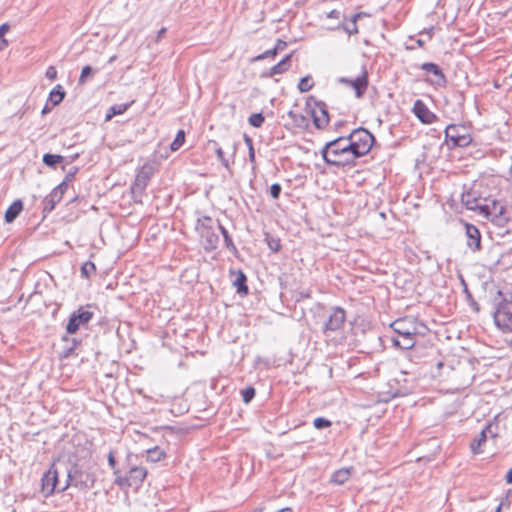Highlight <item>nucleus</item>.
<instances>
[{"instance_id":"nucleus-1","label":"nucleus","mask_w":512,"mask_h":512,"mask_svg":"<svg viewBox=\"0 0 512 512\" xmlns=\"http://www.w3.org/2000/svg\"><path fill=\"white\" fill-rule=\"evenodd\" d=\"M321 155L323 160L332 166L352 167L356 163L346 137H339L327 142L321 150Z\"/></svg>"},{"instance_id":"nucleus-2","label":"nucleus","mask_w":512,"mask_h":512,"mask_svg":"<svg viewBox=\"0 0 512 512\" xmlns=\"http://www.w3.org/2000/svg\"><path fill=\"white\" fill-rule=\"evenodd\" d=\"M493 302L495 326L503 333H512V295L508 298L498 291Z\"/></svg>"},{"instance_id":"nucleus-3","label":"nucleus","mask_w":512,"mask_h":512,"mask_svg":"<svg viewBox=\"0 0 512 512\" xmlns=\"http://www.w3.org/2000/svg\"><path fill=\"white\" fill-rule=\"evenodd\" d=\"M346 138L355 160L366 155L374 143V136L364 128L353 130Z\"/></svg>"},{"instance_id":"nucleus-4","label":"nucleus","mask_w":512,"mask_h":512,"mask_svg":"<svg viewBox=\"0 0 512 512\" xmlns=\"http://www.w3.org/2000/svg\"><path fill=\"white\" fill-rule=\"evenodd\" d=\"M66 481L59 491H65L70 485L79 487L81 489H88L93 487L95 483V477L88 471L83 470L78 465H73L71 468L66 470Z\"/></svg>"},{"instance_id":"nucleus-5","label":"nucleus","mask_w":512,"mask_h":512,"mask_svg":"<svg viewBox=\"0 0 512 512\" xmlns=\"http://www.w3.org/2000/svg\"><path fill=\"white\" fill-rule=\"evenodd\" d=\"M391 328L399 336H415L417 334H424L427 330L426 325L414 317L397 319L391 324Z\"/></svg>"},{"instance_id":"nucleus-6","label":"nucleus","mask_w":512,"mask_h":512,"mask_svg":"<svg viewBox=\"0 0 512 512\" xmlns=\"http://www.w3.org/2000/svg\"><path fill=\"white\" fill-rule=\"evenodd\" d=\"M445 139L451 147H467L472 137L464 125H448L445 129Z\"/></svg>"},{"instance_id":"nucleus-7","label":"nucleus","mask_w":512,"mask_h":512,"mask_svg":"<svg viewBox=\"0 0 512 512\" xmlns=\"http://www.w3.org/2000/svg\"><path fill=\"white\" fill-rule=\"evenodd\" d=\"M487 198L482 197L480 194V184L473 183L469 189H465L461 195L462 204L468 209L472 211H477L478 213L481 210L483 204H485Z\"/></svg>"},{"instance_id":"nucleus-8","label":"nucleus","mask_w":512,"mask_h":512,"mask_svg":"<svg viewBox=\"0 0 512 512\" xmlns=\"http://www.w3.org/2000/svg\"><path fill=\"white\" fill-rule=\"evenodd\" d=\"M504 212L505 208L501 203L495 199L487 198L485 204L482 205L479 214L497 225L502 226L506 221L504 218Z\"/></svg>"},{"instance_id":"nucleus-9","label":"nucleus","mask_w":512,"mask_h":512,"mask_svg":"<svg viewBox=\"0 0 512 512\" xmlns=\"http://www.w3.org/2000/svg\"><path fill=\"white\" fill-rule=\"evenodd\" d=\"M94 313L88 309V307H80L74 311L68 320L66 325V331L68 334H75L81 326H85L93 318Z\"/></svg>"},{"instance_id":"nucleus-10","label":"nucleus","mask_w":512,"mask_h":512,"mask_svg":"<svg viewBox=\"0 0 512 512\" xmlns=\"http://www.w3.org/2000/svg\"><path fill=\"white\" fill-rule=\"evenodd\" d=\"M153 174L154 167L149 163L144 164L139 169L135 181L131 186L132 193L138 195L143 194Z\"/></svg>"},{"instance_id":"nucleus-11","label":"nucleus","mask_w":512,"mask_h":512,"mask_svg":"<svg viewBox=\"0 0 512 512\" xmlns=\"http://www.w3.org/2000/svg\"><path fill=\"white\" fill-rule=\"evenodd\" d=\"M346 319V312L341 307H332L329 312L327 321L324 324V333L328 335L329 332L339 331Z\"/></svg>"},{"instance_id":"nucleus-12","label":"nucleus","mask_w":512,"mask_h":512,"mask_svg":"<svg viewBox=\"0 0 512 512\" xmlns=\"http://www.w3.org/2000/svg\"><path fill=\"white\" fill-rule=\"evenodd\" d=\"M497 425L493 423L487 424L484 429L473 439L470 444V448L473 454H480L483 452L482 446L487 441L488 437L495 438L497 433Z\"/></svg>"},{"instance_id":"nucleus-13","label":"nucleus","mask_w":512,"mask_h":512,"mask_svg":"<svg viewBox=\"0 0 512 512\" xmlns=\"http://www.w3.org/2000/svg\"><path fill=\"white\" fill-rule=\"evenodd\" d=\"M59 471L53 465L42 477V492L47 497L52 495L55 491H59L61 487L58 481Z\"/></svg>"},{"instance_id":"nucleus-14","label":"nucleus","mask_w":512,"mask_h":512,"mask_svg":"<svg viewBox=\"0 0 512 512\" xmlns=\"http://www.w3.org/2000/svg\"><path fill=\"white\" fill-rule=\"evenodd\" d=\"M67 190V181H62L56 186L51 193L46 196L43 200V213L48 214L55 209L57 203H59L65 191Z\"/></svg>"},{"instance_id":"nucleus-15","label":"nucleus","mask_w":512,"mask_h":512,"mask_svg":"<svg viewBox=\"0 0 512 512\" xmlns=\"http://www.w3.org/2000/svg\"><path fill=\"white\" fill-rule=\"evenodd\" d=\"M339 82L352 87L356 98H362L368 87V74L366 69H363L362 73L355 79L341 78Z\"/></svg>"},{"instance_id":"nucleus-16","label":"nucleus","mask_w":512,"mask_h":512,"mask_svg":"<svg viewBox=\"0 0 512 512\" xmlns=\"http://www.w3.org/2000/svg\"><path fill=\"white\" fill-rule=\"evenodd\" d=\"M412 111L414 115L424 124H431L436 120V115L431 112L426 104L418 99L414 102Z\"/></svg>"},{"instance_id":"nucleus-17","label":"nucleus","mask_w":512,"mask_h":512,"mask_svg":"<svg viewBox=\"0 0 512 512\" xmlns=\"http://www.w3.org/2000/svg\"><path fill=\"white\" fill-rule=\"evenodd\" d=\"M465 234L468 248L473 252L479 251L481 249V234L479 229L473 224L466 223Z\"/></svg>"},{"instance_id":"nucleus-18","label":"nucleus","mask_w":512,"mask_h":512,"mask_svg":"<svg viewBox=\"0 0 512 512\" xmlns=\"http://www.w3.org/2000/svg\"><path fill=\"white\" fill-rule=\"evenodd\" d=\"M313 123L319 128L323 129L329 122V115L326 105L323 102L316 103V109L312 111Z\"/></svg>"},{"instance_id":"nucleus-19","label":"nucleus","mask_w":512,"mask_h":512,"mask_svg":"<svg viewBox=\"0 0 512 512\" xmlns=\"http://www.w3.org/2000/svg\"><path fill=\"white\" fill-rule=\"evenodd\" d=\"M421 69L433 75L432 84L443 86L446 83L445 75L437 64L432 62L423 63Z\"/></svg>"},{"instance_id":"nucleus-20","label":"nucleus","mask_w":512,"mask_h":512,"mask_svg":"<svg viewBox=\"0 0 512 512\" xmlns=\"http://www.w3.org/2000/svg\"><path fill=\"white\" fill-rule=\"evenodd\" d=\"M200 234L205 241V249L216 248L219 241V237L215 232L212 231L210 227L205 225V223L201 225Z\"/></svg>"},{"instance_id":"nucleus-21","label":"nucleus","mask_w":512,"mask_h":512,"mask_svg":"<svg viewBox=\"0 0 512 512\" xmlns=\"http://www.w3.org/2000/svg\"><path fill=\"white\" fill-rule=\"evenodd\" d=\"M146 475H147V470L144 467L135 466L129 470V478H130L131 483H133V486L140 485L146 478Z\"/></svg>"},{"instance_id":"nucleus-22","label":"nucleus","mask_w":512,"mask_h":512,"mask_svg":"<svg viewBox=\"0 0 512 512\" xmlns=\"http://www.w3.org/2000/svg\"><path fill=\"white\" fill-rule=\"evenodd\" d=\"M23 209V203L21 200L14 201L5 212V221L7 223L13 222Z\"/></svg>"},{"instance_id":"nucleus-23","label":"nucleus","mask_w":512,"mask_h":512,"mask_svg":"<svg viewBox=\"0 0 512 512\" xmlns=\"http://www.w3.org/2000/svg\"><path fill=\"white\" fill-rule=\"evenodd\" d=\"M246 281V275L241 270H239L237 272L235 280L233 281V285L236 287L237 293L242 295L248 294V287L246 285Z\"/></svg>"},{"instance_id":"nucleus-24","label":"nucleus","mask_w":512,"mask_h":512,"mask_svg":"<svg viewBox=\"0 0 512 512\" xmlns=\"http://www.w3.org/2000/svg\"><path fill=\"white\" fill-rule=\"evenodd\" d=\"M291 54L286 55L280 62L271 67L270 75L282 74L290 67Z\"/></svg>"},{"instance_id":"nucleus-25","label":"nucleus","mask_w":512,"mask_h":512,"mask_svg":"<svg viewBox=\"0 0 512 512\" xmlns=\"http://www.w3.org/2000/svg\"><path fill=\"white\" fill-rule=\"evenodd\" d=\"M351 471L349 468H341L333 473L331 481L335 484H344L350 477Z\"/></svg>"},{"instance_id":"nucleus-26","label":"nucleus","mask_w":512,"mask_h":512,"mask_svg":"<svg viewBox=\"0 0 512 512\" xmlns=\"http://www.w3.org/2000/svg\"><path fill=\"white\" fill-rule=\"evenodd\" d=\"M146 453H147V460L150 462H158L166 456L164 450H162L158 446L148 449L146 451Z\"/></svg>"},{"instance_id":"nucleus-27","label":"nucleus","mask_w":512,"mask_h":512,"mask_svg":"<svg viewBox=\"0 0 512 512\" xmlns=\"http://www.w3.org/2000/svg\"><path fill=\"white\" fill-rule=\"evenodd\" d=\"M64 97L65 91L59 84L49 94V99L53 103V105H58L59 103H61Z\"/></svg>"},{"instance_id":"nucleus-28","label":"nucleus","mask_w":512,"mask_h":512,"mask_svg":"<svg viewBox=\"0 0 512 512\" xmlns=\"http://www.w3.org/2000/svg\"><path fill=\"white\" fill-rule=\"evenodd\" d=\"M129 106L130 104H117L111 106L106 114V120H110L112 117L124 113Z\"/></svg>"},{"instance_id":"nucleus-29","label":"nucleus","mask_w":512,"mask_h":512,"mask_svg":"<svg viewBox=\"0 0 512 512\" xmlns=\"http://www.w3.org/2000/svg\"><path fill=\"white\" fill-rule=\"evenodd\" d=\"M340 28L343 29L348 35H354L358 33L357 25L351 22L345 23L343 21H340L336 26L330 27L331 30Z\"/></svg>"},{"instance_id":"nucleus-30","label":"nucleus","mask_w":512,"mask_h":512,"mask_svg":"<svg viewBox=\"0 0 512 512\" xmlns=\"http://www.w3.org/2000/svg\"><path fill=\"white\" fill-rule=\"evenodd\" d=\"M63 161V157L61 155H55L46 153L43 156V163L48 167H55L57 164Z\"/></svg>"},{"instance_id":"nucleus-31","label":"nucleus","mask_w":512,"mask_h":512,"mask_svg":"<svg viewBox=\"0 0 512 512\" xmlns=\"http://www.w3.org/2000/svg\"><path fill=\"white\" fill-rule=\"evenodd\" d=\"M313 82L310 75H307L305 77H302L298 84V89L301 93L308 92L312 89Z\"/></svg>"},{"instance_id":"nucleus-32","label":"nucleus","mask_w":512,"mask_h":512,"mask_svg":"<svg viewBox=\"0 0 512 512\" xmlns=\"http://www.w3.org/2000/svg\"><path fill=\"white\" fill-rule=\"evenodd\" d=\"M184 142H185V132L183 130H179L178 133L176 134L175 139L173 140V142L170 145V149L172 151H177L184 144Z\"/></svg>"},{"instance_id":"nucleus-33","label":"nucleus","mask_w":512,"mask_h":512,"mask_svg":"<svg viewBox=\"0 0 512 512\" xmlns=\"http://www.w3.org/2000/svg\"><path fill=\"white\" fill-rule=\"evenodd\" d=\"M96 272V266L91 261H86L81 267V275L84 278H89Z\"/></svg>"},{"instance_id":"nucleus-34","label":"nucleus","mask_w":512,"mask_h":512,"mask_svg":"<svg viewBox=\"0 0 512 512\" xmlns=\"http://www.w3.org/2000/svg\"><path fill=\"white\" fill-rule=\"evenodd\" d=\"M264 116L262 113H255V114H252L249 118H248V122L251 126L255 127V128H259L263 125L264 123Z\"/></svg>"},{"instance_id":"nucleus-35","label":"nucleus","mask_w":512,"mask_h":512,"mask_svg":"<svg viewBox=\"0 0 512 512\" xmlns=\"http://www.w3.org/2000/svg\"><path fill=\"white\" fill-rule=\"evenodd\" d=\"M94 72L95 70L91 66H84L79 77V84L83 85L89 77L93 76Z\"/></svg>"},{"instance_id":"nucleus-36","label":"nucleus","mask_w":512,"mask_h":512,"mask_svg":"<svg viewBox=\"0 0 512 512\" xmlns=\"http://www.w3.org/2000/svg\"><path fill=\"white\" fill-rule=\"evenodd\" d=\"M219 229L223 235L226 247L230 250L236 251V247H235L228 231L226 230V228H224L221 224H219Z\"/></svg>"},{"instance_id":"nucleus-37","label":"nucleus","mask_w":512,"mask_h":512,"mask_svg":"<svg viewBox=\"0 0 512 512\" xmlns=\"http://www.w3.org/2000/svg\"><path fill=\"white\" fill-rule=\"evenodd\" d=\"M255 389L252 386H249L241 391L242 400L244 403L248 404L255 397Z\"/></svg>"},{"instance_id":"nucleus-38","label":"nucleus","mask_w":512,"mask_h":512,"mask_svg":"<svg viewBox=\"0 0 512 512\" xmlns=\"http://www.w3.org/2000/svg\"><path fill=\"white\" fill-rule=\"evenodd\" d=\"M415 336H401L400 349H411L415 345Z\"/></svg>"},{"instance_id":"nucleus-39","label":"nucleus","mask_w":512,"mask_h":512,"mask_svg":"<svg viewBox=\"0 0 512 512\" xmlns=\"http://www.w3.org/2000/svg\"><path fill=\"white\" fill-rule=\"evenodd\" d=\"M331 424V421L324 417H318L313 422V425L316 429L328 428L331 426Z\"/></svg>"},{"instance_id":"nucleus-40","label":"nucleus","mask_w":512,"mask_h":512,"mask_svg":"<svg viewBox=\"0 0 512 512\" xmlns=\"http://www.w3.org/2000/svg\"><path fill=\"white\" fill-rule=\"evenodd\" d=\"M281 185L278 183H274L270 186V195L273 199H278L281 194Z\"/></svg>"},{"instance_id":"nucleus-41","label":"nucleus","mask_w":512,"mask_h":512,"mask_svg":"<svg viewBox=\"0 0 512 512\" xmlns=\"http://www.w3.org/2000/svg\"><path fill=\"white\" fill-rule=\"evenodd\" d=\"M115 484H117L120 487H124V486L131 487V486H133V483H131L129 476H127V477L117 476L116 479H115Z\"/></svg>"},{"instance_id":"nucleus-42","label":"nucleus","mask_w":512,"mask_h":512,"mask_svg":"<svg viewBox=\"0 0 512 512\" xmlns=\"http://www.w3.org/2000/svg\"><path fill=\"white\" fill-rule=\"evenodd\" d=\"M216 154L218 160L222 163V165L226 168H229V161L224 157V152L220 147L216 149Z\"/></svg>"},{"instance_id":"nucleus-43","label":"nucleus","mask_w":512,"mask_h":512,"mask_svg":"<svg viewBox=\"0 0 512 512\" xmlns=\"http://www.w3.org/2000/svg\"><path fill=\"white\" fill-rule=\"evenodd\" d=\"M276 54H277L276 50L273 48V49L267 50L264 53L258 55L257 57H255L254 60H256V61L263 60L268 57H274Z\"/></svg>"},{"instance_id":"nucleus-44","label":"nucleus","mask_w":512,"mask_h":512,"mask_svg":"<svg viewBox=\"0 0 512 512\" xmlns=\"http://www.w3.org/2000/svg\"><path fill=\"white\" fill-rule=\"evenodd\" d=\"M45 76L50 80H55L57 77V70L54 66H49L46 70Z\"/></svg>"},{"instance_id":"nucleus-45","label":"nucleus","mask_w":512,"mask_h":512,"mask_svg":"<svg viewBox=\"0 0 512 512\" xmlns=\"http://www.w3.org/2000/svg\"><path fill=\"white\" fill-rule=\"evenodd\" d=\"M108 464L113 469L114 474L117 475L118 470L116 469V460L112 451L108 455Z\"/></svg>"},{"instance_id":"nucleus-46","label":"nucleus","mask_w":512,"mask_h":512,"mask_svg":"<svg viewBox=\"0 0 512 512\" xmlns=\"http://www.w3.org/2000/svg\"><path fill=\"white\" fill-rule=\"evenodd\" d=\"M341 16H342L341 12L339 10H336V9L331 10L330 12H328L326 14V17L327 18H331V19H340Z\"/></svg>"},{"instance_id":"nucleus-47","label":"nucleus","mask_w":512,"mask_h":512,"mask_svg":"<svg viewBox=\"0 0 512 512\" xmlns=\"http://www.w3.org/2000/svg\"><path fill=\"white\" fill-rule=\"evenodd\" d=\"M268 244L270 249L274 252H277L281 247L280 242L278 240H272Z\"/></svg>"},{"instance_id":"nucleus-48","label":"nucleus","mask_w":512,"mask_h":512,"mask_svg":"<svg viewBox=\"0 0 512 512\" xmlns=\"http://www.w3.org/2000/svg\"><path fill=\"white\" fill-rule=\"evenodd\" d=\"M287 46V43L285 41H282V40H278L274 49L276 50V53H278L279 51H283Z\"/></svg>"},{"instance_id":"nucleus-49","label":"nucleus","mask_w":512,"mask_h":512,"mask_svg":"<svg viewBox=\"0 0 512 512\" xmlns=\"http://www.w3.org/2000/svg\"><path fill=\"white\" fill-rule=\"evenodd\" d=\"M10 26L4 23L0 26V38H4V35L9 31Z\"/></svg>"},{"instance_id":"nucleus-50","label":"nucleus","mask_w":512,"mask_h":512,"mask_svg":"<svg viewBox=\"0 0 512 512\" xmlns=\"http://www.w3.org/2000/svg\"><path fill=\"white\" fill-rule=\"evenodd\" d=\"M362 15H363V13H361V12H360V13H355V14H353V15L351 16V18H350V22H351V23H353V24H355V25H357V21H358V19H359Z\"/></svg>"},{"instance_id":"nucleus-51","label":"nucleus","mask_w":512,"mask_h":512,"mask_svg":"<svg viewBox=\"0 0 512 512\" xmlns=\"http://www.w3.org/2000/svg\"><path fill=\"white\" fill-rule=\"evenodd\" d=\"M166 31H167V29H166V28H164V27H163V28H161V29L158 31V33H157V37H156V41H157V42H158V41H160V40L164 37V35L166 34Z\"/></svg>"},{"instance_id":"nucleus-52","label":"nucleus","mask_w":512,"mask_h":512,"mask_svg":"<svg viewBox=\"0 0 512 512\" xmlns=\"http://www.w3.org/2000/svg\"><path fill=\"white\" fill-rule=\"evenodd\" d=\"M77 169L75 168L73 172H69L65 179L63 181H67V184L72 180L73 176L75 175Z\"/></svg>"},{"instance_id":"nucleus-53","label":"nucleus","mask_w":512,"mask_h":512,"mask_svg":"<svg viewBox=\"0 0 512 512\" xmlns=\"http://www.w3.org/2000/svg\"><path fill=\"white\" fill-rule=\"evenodd\" d=\"M249 160L252 163L255 162V152L253 147L249 148Z\"/></svg>"},{"instance_id":"nucleus-54","label":"nucleus","mask_w":512,"mask_h":512,"mask_svg":"<svg viewBox=\"0 0 512 512\" xmlns=\"http://www.w3.org/2000/svg\"><path fill=\"white\" fill-rule=\"evenodd\" d=\"M505 480L508 484L512 483V468L507 472Z\"/></svg>"},{"instance_id":"nucleus-55","label":"nucleus","mask_w":512,"mask_h":512,"mask_svg":"<svg viewBox=\"0 0 512 512\" xmlns=\"http://www.w3.org/2000/svg\"><path fill=\"white\" fill-rule=\"evenodd\" d=\"M7 45V40L5 38H0V51L3 50Z\"/></svg>"},{"instance_id":"nucleus-56","label":"nucleus","mask_w":512,"mask_h":512,"mask_svg":"<svg viewBox=\"0 0 512 512\" xmlns=\"http://www.w3.org/2000/svg\"><path fill=\"white\" fill-rule=\"evenodd\" d=\"M392 343H393L394 346L400 348L401 340L398 339V338H392Z\"/></svg>"},{"instance_id":"nucleus-57","label":"nucleus","mask_w":512,"mask_h":512,"mask_svg":"<svg viewBox=\"0 0 512 512\" xmlns=\"http://www.w3.org/2000/svg\"><path fill=\"white\" fill-rule=\"evenodd\" d=\"M245 142H246V144H247V146H248V149H249L250 147H253L252 139H251V138H249L248 136H245Z\"/></svg>"},{"instance_id":"nucleus-58","label":"nucleus","mask_w":512,"mask_h":512,"mask_svg":"<svg viewBox=\"0 0 512 512\" xmlns=\"http://www.w3.org/2000/svg\"><path fill=\"white\" fill-rule=\"evenodd\" d=\"M277 512H292V510L290 508H283L278 510Z\"/></svg>"},{"instance_id":"nucleus-59","label":"nucleus","mask_w":512,"mask_h":512,"mask_svg":"<svg viewBox=\"0 0 512 512\" xmlns=\"http://www.w3.org/2000/svg\"><path fill=\"white\" fill-rule=\"evenodd\" d=\"M502 505H503V502H500V504H499V505H498V507L496 508L495 512H501Z\"/></svg>"},{"instance_id":"nucleus-60","label":"nucleus","mask_w":512,"mask_h":512,"mask_svg":"<svg viewBox=\"0 0 512 512\" xmlns=\"http://www.w3.org/2000/svg\"><path fill=\"white\" fill-rule=\"evenodd\" d=\"M73 351V347L69 348L66 352H65V356H69L71 354V352Z\"/></svg>"},{"instance_id":"nucleus-61","label":"nucleus","mask_w":512,"mask_h":512,"mask_svg":"<svg viewBox=\"0 0 512 512\" xmlns=\"http://www.w3.org/2000/svg\"><path fill=\"white\" fill-rule=\"evenodd\" d=\"M417 44H418V46L422 47L424 45V41L421 39H418Z\"/></svg>"},{"instance_id":"nucleus-62","label":"nucleus","mask_w":512,"mask_h":512,"mask_svg":"<svg viewBox=\"0 0 512 512\" xmlns=\"http://www.w3.org/2000/svg\"><path fill=\"white\" fill-rule=\"evenodd\" d=\"M49 111V108L47 107V105L43 108L42 110V114H45Z\"/></svg>"},{"instance_id":"nucleus-63","label":"nucleus","mask_w":512,"mask_h":512,"mask_svg":"<svg viewBox=\"0 0 512 512\" xmlns=\"http://www.w3.org/2000/svg\"><path fill=\"white\" fill-rule=\"evenodd\" d=\"M116 56H112L110 59H109V62H113L115 60Z\"/></svg>"},{"instance_id":"nucleus-64","label":"nucleus","mask_w":512,"mask_h":512,"mask_svg":"<svg viewBox=\"0 0 512 512\" xmlns=\"http://www.w3.org/2000/svg\"><path fill=\"white\" fill-rule=\"evenodd\" d=\"M204 220L207 221V222H211L212 221L210 217H205Z\"/></svg>"}]
</instances>
